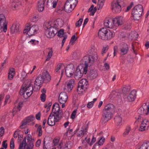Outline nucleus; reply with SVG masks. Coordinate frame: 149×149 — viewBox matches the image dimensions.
I'll return each instance as SVG.
<instances>
[{"label": "nucleus", "instance_id": "f257e3e1", "mask_svg": "<svg viewBox=\"0 0 149 149\" xmlns=\"http://www.w3.org/2000/svg\"><path fill=\"white\" fill-rule=\"evenodd\" d=\"M56 23V22H49L45 23L44 29L46 30L45 34L47 38L53 37L57 33L58 26Z\"/></svg>", "mask_w": 149, "mask_h": 149}, {"label": "nucleus", "instance_id": "f03ea898", "mask_svg": "<svg viewBox=\"0 0 149 149\" xmlns=\"http://www.w3.org/2000/svg\"><path fill=\"white\" fill-rule=\"evenodd\" d=\"M98 58L97 55L95 53L93 55H87L84 56L82 59V61L84 63L85 67L84 68V72L86 73L88 71V67L93 64L94 62Z\"/></svg>", "mask_w": 149, "mask_h": 149}, {"label": "nucleus", "instance_id": "7ed1b4c3", "mask_svg": "<svg viewBox=\"0 0 149 149\" xmlns=\"http://www.w3.org/2000/svg\"><path fill=\"white\" fill-rule=\"evenodd\" d=\"M31 83V80H29L27 82H25L23 84L19 92L20 95H24L26 93L27 97L31 95L33 92V88Z\"/></svg>", "mask_w": 149, "mask_h": 149}, {"label": "nucleus", "instance_id": "20e7f679", "mask_svg": "<svg viewBox=\"0 0 149 149\" xmlns=\"http://www.w3.org/2000/svg\"><path fill=\"white\" fill-rule=\"evenodd\" d=\"M26 137H24L22 142L19 144L18 149H24L25 147L27 145L26 149H32L34 145L33 142L32 141L31 136L29 134H28L27 137V144L26 142Z\"/></svg>", "mask_w": 149, "mask_h": 149}, {"label": "nucleus", "instance_id": "39448f33", "mask_svg": "<svg viewBox=\"0 0 149 149\" xmlns=\"http://www.w3.org/2000/svg\"><path fill=\"white\" fill-rule=\"evenodd\" d=\"M143 12V6L141 5L135 6L132 9V14L134 20H139Z\"/></svg>", "mask_w": 149, "mask_h": 149}, {"label": "nucleus", "instance_id": "423d86ee", "mask_svg": "<svg viewBox=\"0 0 149 149\" xmlns=\"http://www.w3.org/2000/svg\"><path fill=\"white\" fill-rule=\"evenodd\" d=\"M88 82L87 80L85 79L81 80L78 84L77 91L78 94H81L87 88Z\"/></svg>", "mask_w": 149, "mask_h": 149}, {"label": "nucleus", "instance_id": "0eeeda50", "mask_svg": "<svg viewBox=\"0 0 149 149\" xmlns=\"http://www.w3.org/2000/svg\"><path fill=\"white\" fill-rule=\"evenodd\" d=\"M60 106L58 103H55L53 104L52 113L56 115L58 119H61L63 113L62 111L60 110Z\"/></svg>", "mask_w": 149, "mask_h": 149}, {"label": "nucleus", "instance_id": "6e6552de", "mask_svg": "<svg viewBox=\"0 0 149 149\" xmlns=\"http://www.w3.org/2000/svg\"><path fill=\"white\" fill-rule=\"evenodd\" d=\"M7 22L6 21V18L4 15L0 14V33L3 31L6 32L7 30Z\"/></svg>", "mask_w": 149, "mask_h": 149}, {"label": "nucleus", "instance_id": "1a4fd4ad", "mask_svg": "<svg viewBox=\"0 0 149 149\" xmlns=\"http://www.w3.org/2000/svg\"><path fill=\"white\" fill-rule=\"evenodd\" d=\"M123 3L121 0H117L116 3H112L111 4L112 10L114 13H118L121 11V6Z\"/></svg>", "mask_w": 149, "mask_h": 149}, {"label": "nucleus", "instance_id": "9d476101", "mask_svg": "<svg viewBox=\"0 0 149 149\" xmlns=\"http://www.w3.org/2000/svg\"><path fill=\"white\" fill-rule=\"evenodd\" d=\"M112 117V113L103 111L101 121L102 123H105L110 120Z\"/></svg>", "mask_w": 149, "mask_h": 149}, {"label": "nucleus", "instance_id": "9b49d317", "mask_svg": "<svg viewBox=\"0 0 149 149\" xmlns=\"http://www.w3.org/2000/svg\"><path fill=\"white\" fill-rule=\"evenodd\" d=\"M57 117L51 113L49 116L47 124L50 126H53L55 125V122H58L60 119L57 118Z\"/></svg>", "mask_w": 149, "mask_h": 149}, {"label": "nucleus", "instance_id": "f8f14e48", "mask_svg": "<svg viewBox=\"0 0 149 149\" xmlns=\"http://www.w3.org/2000/svg\"><path fill=\"white\" fill-rule=\"evenodd\" d=\"M83 70V68L79 66L77 67L74 73V78L76 79L79 80L81 78L84 74H86V73L84 72Z\"/></svg>", "mask_w": 149, "mask_h": 149}, {"label": "nucleus", "instance_id": "ddd939ff", "mask_svg": "<svg viewBox=\"0 0 149 149\" xmlns=\"http://www.w3.org/2000/svg\"><path fill=\"white\" fill-rule=\"evenodd\" d=\"M41 77L45 83H49L51 80V77L48 71L46 70H45L43 71L42 73V75H41Z\"/></svg>", "mask_w": 149, "mask_h": 149}, {"label": "nucleus", "instance_id": "4468645a", "mask_svg": "<svg viewBox=\"0 0 149 149\" xmlns=\"http://www.w3.org/2000/svg\"><path fill=\"white\" fill-rule=\"evenodd\" d=\"M29 26V29L28 33L29 36H32L34 35L37 33V31L38 30V26L37 25H33L31 27H30V25L28 24Z\"/></svg>", "mask_w": 149, "mask_h": 149}, {"label": "nucleus", "instance_id": "2eb2a0df", "mask_svg": "<svg viewBox=\"0 0 149 149\" xmlns=\"http://www.w3.org/2000/svg\"><path fill=\"white\" fill-rule=\"evenodd\" d=\"M68 96L65 92L61 93L59 95L58 100L61 104L65 103L67 101Z\"/></svg>", "mask_w": 149, "mask_h": 149}, {"label": "nucleus", "instance_id": "dca6fc26", "mask_svg": "<svg viewBox=\"0 0 149 149\" xmlns=\"http://www.w3.org/2000/svg\"><path fill=\"white\" fill-rule=\"evenodd\" d=\"M106 29V28H102L99 30L98 36L100 39L103 40H105Z\"/></svg>", "mask_w": 149, "mask_h": 149}, {"label": "nucleus", "instance_id": "f3484780", "mask_svg": "<svg viewBox=\"0 0 149 149\" xmlns=\"http://www.w3.org/2000/svg\"><path fill=\"white\" fill-rule=\"evenodd\" d=\"M122 19V17L121 16L116 17L112 19L114 26H117L122 25L123 24Z\"/></svg>", "mask_w": 149, "mask_h": 149}, {"label": "nucleus", "instance_id": "a211bd4d", "mask_svg": "<svg viewBox=\"0 0 149 149\" xmlns=\"http://www.w3.org/2000/svg\"><path fill=\"white\" fill-rule=\"evenodd\" d=\"M74 83V79H71L68 81L66 82V87L67 88H64V90L65 91V89H66L68 92L70 91L73 87Z\"/></svg>", "mask_w": 149, "mask_h": 149}, {"label": "nucleus", "instance_id": "6ab92c4d", "mask_svg": "<svg viewBox=\"0 0 149 149\" xmlns=\"http://www.w3.org/2000/svg\"><path fill=\"white\" fill-rule=\"evenodd\" d=\"M149 127V121L146 120H143L140 126L139 130L142 131L147 130Z\"/></svg>", "mask_w": 149, "mask_h": 149}, {"label": "nucleus", "instance_id": "aec40b11", "mask_svg": "<svg viewBox=\"0 0 149 149\" xmlns=\"http://www.w3.org/2000/svg\"><path fill=\"white\" fill-rule=\"evenodd\" d=\"M57 31H58V30ZM57 33H58L57 36L60 38L62 37L63 36V39L61 43V46L63 47L67 38V36L66 35H64V32L63 29H60L59 31H57Z\"/></svg>", "mask_w": 149, "mask_h": 149}, {"label": "nucleus", "instance_id": "412c9836", "mask_svg": "<svg viewBox=\"0 0 149 149\" xmlns=\"http://www.w3.org/2000/svg\"><path fill=\"white\" fill-rule=\"evenodd\" d=\"M106 37L105 40H109L112 39L115 36V33L113 31L106 29Z\"/></svg>", "mask_w": 149, "mask_h": 149}, {"label": "nucleus", "instance_id": "4be33fe9", "mask_svg": "<svg viewBox=\"0 0 149 149\" xmlns=\"http://www.w3.org/2000/svg\"><path fill=\"white\" fill-rule=\"evenodd\" d=\"M75 6H73L70 3L66 1L64 6V10L66 12L70 13L71 12L74 8Z\"/></svg>", "mask_w": 149, "mask_h": 149}, {"label": "nucleus", "instance_id": "5701e85b", "mask_svg": "<svg viewBox=\"0 0 149 149\" xmlns=\"http://www.w3.org/2000/svg\"><path fill=\"white\" fill-rule=\"evenodd\" d=\"M136 92L135 90H133L131 91L127 97L128 101L130 102L134 101L136 98Z\"/></svg>", "mask_w": 149, "mask_h": 149}, {"label": "nucleus", "instance_id": "b1692460", "mask_svg": "<svg viewBox=\"0 0 149 149\" xmlns=\"http://www.w3.org/2000/svg\"><path fill=\"white\" fill-rule=\"evenodd\" d=\"M97 75V72L96 70H91L89 72L88 77L90 79L92 80L95 78Z\"/></svg>", "mask_w": 149, "mask_h": 149}, {"label": "nucleus", "instance_id": "393cba45", "mask_svg": "<svg viewBox=\"0 0 149 149\" xmlns=\"http://www.w3.org/2000/svg\"><path fill=\"white\" fill-rule=\"evenodd\" d=\"M73 67L67 66L66 67L65 70V73L68 77H71L73 74L74 70Z\"/></svg>", "mask_w": 149, "mask_h": 149}, {"label": "nucleus", "instance_id": "a878e982", "mask_svg": "<svg viewBox=\"0 0 149 149\" xmlns=\"http://www.w3.org/2000/svg\"><path fill=\"white\" fill-rule=\"evenodd\" d=\"M115 109V106L113 104H109L104 107L103 111L112 113V112Z\"/></svg>", "mask_w": 149, "mask_h": 149}, {"label": "nucleus", "instance_id": "bb28decb", "mask_svg": "<svg viewBox=\"0 0 149 149\" xmlns=\"http://www.w3.org/2000/svg\"><path fill=\"white\" fill-rule=\"evenodd\" d=\"M129 51V47L126 44H124L120 49V53L122 55L127 54Z\"/></svg>", "mask_w": 149, "mask_h": 149}, {"label": "nucleus", "instance_id": "cd10ccee", "mask_svg": "<svg viewBox=\"0 0 149 149\" xmlns=\"http://www.w3.org/2000/svg\"><path fill=\"white\" fill-rule=\"evenodd\" d=\"M50 139L51 138L49 136L45 137V138L43 143V149H50V146L48 140Z\"/></svg>", "mask_w": 149, "mask_h": 149}, {"label": "nucleus", "instance_id": "c85d7f7f", "mask_svg": "<svg viewBox=\"0 0 149 149\" xmlns=\"http://www.w3.org/2000/svg\"><path fill=\"white\" fill-rule=\"evenodd\" d=\"M47 0H39L38 2V10L39 11H43L44 9V4Z\"/></svg>", "mask_w": 149, "mask_h": 149}, {"label": "nucleus", "instance_id": "c756f323", "mask_svg": "<svg viewBox=\"0 0 149 149\" xmlns=\"http://www.w3.org/2000/svg\"><path fill=\"white\" fill-rule=\"evenodd\" d=\"M104 25L106 27L111 29L113 27L114 24L113 23L112 19H106L104 21Z\"/></svg>", "mask_w": 149, "mask_h": 149}, {"label": "nucleus", "instance_id": "7c9ffc66", "mask_svg": "<svg viewBox=\"0 0 149 149\" xmlns=\"http://www.w3.org/2000/svg\"><path fill=\"white\" fill-rule=\"evenodd\" d=\"M43 82H44V81L41 77V75H40L36 79L34 84L35 85L40 86Z\"/></svg>", "mask_w": 149, "mask_h": 149}, {"label": "nucleus", "instance_id": "2f4dec72", "mask_svg": "<svg viewBox=\"0 0 149 149\" xmlns=\"http://www.w3.org/2000/svg\"><path fill=\"white\" fill-rule=\"evenodd\" d=\"M35 119L34 117L33 116H30L27 117L25 119L28 123V125H33L34 124L33 122Z\"/></svg>", "mask_w": 149, "mask_h": 149}, {"label": "nucleus", "instance_id": "473e14b6", "mask_svg": "<svg viewBox=\"0 0 149 149\" xmlns=\"http://www.w3.org/2000/svg\"><path fill=\"white\" fill-rule=\"evenodd\" d=\"M138 149H149V141H145Z\"/></svg>", "mask_w": 149, "mask_h": 149}, {"label": "nucleus", "instance_id": "72a5a7b5", "mask_svg": "<svg viewBox=\"0 0 149 149\" xmlns=\"http://www.w3.org/2000/svg\"><path fill=\"white\" fill-rule=\"evenodd\" d=\"M146 103H144L143 104L142 107L143 108H144V112L145 115H147L149 113V104L147 105Z\"/></svg>", "mask_w": 149, "mask_h": 149}, {"label": "nucleus", "instance_id": "f704fd0d", "mask_svg": "<svg viewBox=\"0 0 149 149\" xmlns=\"http://www.w3.org/2000/svg\"><path fill=\"white\" fill-rule=\"evenodd\" d=\"M73 144L72 142L70 141H67L64 146V149H70L73 146Z\"/></svg>", "mask_w": 149, "mask_h": 149}, {"label": "nucleus", "instance_id": "c9c22d12", "mask_svg": "<svg viewBox=\"0 0 149 149\" xmlns=\"http://www.w3.org/2000/svg\"><path fill=\"white\" fill-rule=\"evenodd\" d=\"M19 26L17 24L13 25L10 28V30L12 33H17L19 31Z\"/></svg>", "mask_w": 149, "mask_h": 149}, {"label": "nucleus", "instance_id": "e433bc0d", "mask_svg": "<svg viewBox=\"0 0 149 149\" xmlns=\"http://www.w3.org/2000/svg\"><path fill=\"white\" fill-rule=\"evenodd\" d=\"M132 40H136L138 38V35L137 33L135 31H132L130 34Z\"/></svg>", "mask_w": 149, "mask_h": 149}, {"label": "nucleus", "instance_id": "4c0bfd02", "mask_svg": "<svg viewBox=\"0 0 149 149\" xmlns=\"http://www.w3.org/2000/svg\"><path fill=\"white\" fill-rule=\"evenodd\" d=\"M105 0H98L97 2V8L98 10L102 8L103 7Z\"/></svg>", "mask_w": 149, "mask_h": 149}, {"label": "nucleus", "instance_id": "58836bf2", "mask_svg": "<svg viewBox=\"0 0 149 149\" xmlns=\"http://www.w3.org/2000/svg\"><path fill=\"white\" fill-rule=\"evenodd\" d=\"M120 95V93L116 91H113L110 95V97L113 99V98L117 97Z\"/></svg>", "mask_w": 149, "mask_h": 149}, {"label": "nucleus", "instance_id": "ea45409f", "mask_svg": "<svg viewBox=\"0 0 149 149\" xmlns=\"http://www.w3.org/2000/svg\"><path fill=\"white\" fill-rule=\"evenodd\" d=\"M14 68H12L9 71L8 73V78L11 80L14 76Z\"/></svg>", "mask_w": 149, "mask_h": 149}, {"label": "nucleus", "instance_id": "a19ab883", "mask_svg": "<svg viewBox=\"0 0 149 149\" xmlns=\"http://www.w3.org/2000/svg\"><path fill=\"white\" fill-rule=\"evenodd\" d=\"M115 122L119 125L122 122V118L119 115L116 116L114 118Z\"/></svg>", "mask_w": 149, "mask_h": 149}, {"label": "nucleus", "instance_id": "79ce46f5", "mask_svg": "<svg viewBox=\"0 0 149 149\" xmlns=\"http://www.w3.org/2000/svg\"><path fill=\"white\" fill-rule=\"evenodd\" d=\"M48 49L50 50L49 52L48 53V54L47 56V58L46 59V61H48L52 57L53 52L52 50V48H49Z\"/></svg>", "mask_w": 149, "mask_h": 149}, {"label": "nucleus", "instance_id": "37998d69", "mask_svg": "<svg viewBox=\"0 0 149 149\" xmlns=\"http://www.w3.org/2000/svg\"><path fill=\"white\" fill-rule=\"evenodd\" d=\"M144 109L145 108L144 107ZM144 108H143L142 106L139 108L137 111L138 113L140 115H145L144 112Z\"/></svg>", "mask_w": 149, "mask_h": 149}, {"label": "nucleus", "instance_id": "c03bdc74", "mask_svg": "<svg viewBox=\"0 0 149 149\" xmlns=\"http://www.w3.org/2000/svg\"><path fill=\"white\" fill-rule=\"evenodd\" d=\"M37 131L38 133V136H41L42 134V126L41 125L38 126L37 129Z\"/></svg>", "mask_w": 149, "mask_h": 149}, {"label": "nucleus", "instance_id": "a18cd8bd", "mask_svg": "<svg viewBox=\"0 0 149 149\" xmlns=\"http://www.w3.org/2000/svg\"><path fill=\"white\" fill-rule=\"evenodd\" d=\"M66 1L72 4L73 6L75 5V6L78 2L77 0H67Z\"/></svg>", "mask_w": 149, "mask_h": 149}, {"label": "nucleus", "instance_id": "49530a36", "mask_svg": "<svg viewBox=\"0 0 149 149\" xmlns=\"http://www.w3.org/2000/svg\"><path fill=\"white\" fill-rule=\"evenodd\" d=\"M77 39V37H76L75 35H74L72 36L71 38L70 42L72 45H73L75 41Z\"/></svg>", "mask_w": 149, "mask_h": 149}, {"label": "nucleus", "instance_id": "de8ad7c7", "mask_svg": "<svg viewBox=\"0 0 149 149\" xmlns=\"http://www.w3.org/2000/svg\"><path fill=\"white\" fill-rule=\"evenodd\" d=\"M27 124L28 125V123L25 119L22 122V125L20 126V128L21 129H23L26 127V125Z\"/></svg>", "mask_w": 149, "mask_h": 149}, {"label": "nucleus", "instance_id": "09e8293b", "mask_svg": "<svg viewBox=\"0 0 149 149\" xmlns=\"http://www.w3.org/2000/svg\"><path fill=\"white\" fill-rule=\"evenodd\" d=\"M39 19V17L38 15L34 16L31 19V21L33 22H36Z\"/></svg>", "mask_w": 149, "mask_h": 149}, {"label": "nucleus", "instance_id": "8fccbe9b", "mask_svg": "<svg viewBox=\"0 0 149 149\" xmlns=\"http://www.w3.org/2000/svg\"><path fill=\"white\" fill-rule=\"evenodd\" d=\"M130 87L127 86L124 87L122 90V91L124 94H126L130 91Z\"/></svg>", "mask_w": 149, "mask_h": 149}, {"label": "nucleus", "instance_id": "3c124183", "mask_svg": "<svg viewBox=\"0 0 149 149\" xmlns=\"http://www.w3.org/2000/svg\"><path fill=\"white\" fill-rule=\"evenodd\" d=\"M14 139L13 138H12L11 139L10 143V147L11 149H13L15 147Z\"/></svg>", "mask_w": 149, "mask_h": 149}, {"label": "nucleus", "instance_id": "603ef678", "mask_svg": "<svg viewBox=\"0 0 149 149\" xmlns=\"http://www.w3.org/2000/svg\"><path fill=\"white\" fill-rule=\"evenodd\" d=\"M83 19L82 18L80 19L76 23L75 25L76 27H79L81 25L83 22Z\"/></svg>", "mask_w": 149, "mask_h": 149}, {"label": "nucleus", "instance_id": "864d4df0", "mask_svg": "<svg viewBox=\"0 0 149 149\" xmlns=\"http://www.w3.org/2000/svg\"><path fill=\"white\" fill-rule=\"evenodd\" d=\"M20 131L19 130H17L14 132L13 136L15 138H16L20 134Z\"/></svg>", "mask_w": 149, "mask_h": 149}, {"label": "nucleus", "instance_id": "5fc2aeb1", "mask_svg": "<svg viewBox=\"0 0 149 149\" xmlns=\"http://www.w3.org/2000/svg\"><path fill=\"white\" fill-rule=\"evenodd\" d=\"M105 139L103 137L101 138L97 142L98 143V146H102L103 145L104 141Z\"/></svg>", "mask_w": 149, "mask_h": 149}, {"label": "nucleus", "instance_id": "6e6d98bb", "mask_svg": "<svg viewBox=\"0 0 149 149\" xmlns=\"http://www.w3.org/2000/svg\"><path fill=\"white\" fill-rule=\"evenodd\" d=\"M131 130V128L130 127L128 126L126 128L125 132L123 133L124 135H126L128 134Z\"/></svg>", "mask_w": 149, "mask_h": 149}, {"label": "nucleus", "instance_id": "4d7b16f0", "mask_svg": "<svg viewBox=\"0 0 149 149\" xmlns=\"http://www.w3.org/2000/svg\"><path fill=\"white\" fill-rule=\"evenodd\" d=\"M46 95L45 93H42L40 95L41 100L42 101L44 102L46 100Z\"/></svg>", "mask_w": 149, "mask_h": 149}, {"label": "nucleus", "instance_id": "13d9d810", "mask_svg": "<svg viewBox=\"0 0 149 149\" xmlns=\"http://www.w3.org/2000/svg\"><path fill=\"white\" fill-rule=\"evenodd\" d=\"M77 110L76 109L74 110L72 112L71 116V118L72 119H74L75 118V116L77 113Z\"/></svg>", "mask_w": 149, "mask_h": 149}, {"label": "nucleus", "instance_id": "bf43d9fd", "mask_svg": "<svg viewBox=\"0 0 149 149\" xmlns=\"http://www.w3.org/2000/svg\"><path fill=\"white\" fill-rule=\"evenodd\" d=\"M131 24L130 23H127L124 25V28L125 29L127 30L131 27Z\"/></svg>", "mask_w": 149, "mask_h": 149}, {"label": "nucleus", "instance_id": "052dcab7", "mask_svg": "<svg viewBox=\"0 0 149 149\" xmlns=\"http://www.w3.org/2000/svg\"><path fill=\"white\" fill-rule=\"evenodd\" d=\"M133 5V2H131L130 3V5L127 7L126 10H125V12H127L128 11H129L131 9V8L132 7V6Z\"/></svg>", "mask_w": 149, "mask_h": 149}, {"label": "nucleus", "instance_id": "680f3d73", "mask_svg": "<svg viewBox=\"0 0 149 149\" xmlns=\"http://www.w3.org/2000/svg\"><path fill=\"white\" fill-rule=\"evenodd\" d=\"M29 26L28 25L27 26H26L24 30L23 33H26V34L28 35L29 31Z\"/></svg>", "mask_w": 149, "mask_h": 149}, {"label": "nucleus", "instance_id": "e2e57ef3", "mask_svg": "<svg viewBox=\"0 0 149 149\" xmlns=\"http://www.w3.org/2000/svg\"><path fill=\"white\" fill-rule=\"evenodd\" d=\"M108 49V47H103L102 51V54H103L104 53H106Z\"/></svg>", "mask_w": 149, "mask_h": 149}, {"label": "nucleus", "instance_id": "0e129e2a", "mask_svg": "<svg viewBox=\"0 0 149 149\" xmlns=\"http://www.w3.org/2000/svg\"><path fill=\"white\" fill-rule=\"evenodd\" d=\"M94 104V102H88L87 105L88 108H91L92 107Z\"/></svg>", "mask_w": 149, "mask_h": 149}, {"label": "nucleus", "instance_id": "69168bd1", "mask_svg": "<svg viewBox=\"0 0 149 149\" xmlns=\"http://www.w3.org/2000/svg\"><path fill=\"white\" fill-rule=\"evenodd\" d=\"M18 5V3L16 2H14L12 3L11 6L13 8H15L17 7Z\"/></svg>", "mask_w": 149, "mask_h": 149}, {"label": "nucleus", "instance_id": "338daca9", "mask_svg": "<svg viewBox=\"0 0 149 149\" xmlns=\"http://www.w3.org/2000/svg\"><path fill=\"white\" fill-rule=\"evenodd\" d=\"M4 132V129L3 127L0 128V136H2Z\"/></svg>", "mask_w": 149, "mask_h": 149}, {"label": "nucleus", "instance_id": "774afa93", "mask_svg": "<svg viewBox=\"0 0 149 149\" xmlns=\"http://www.w3.org/2000/svg\"><path fill=\"white\" fill-rule=\"evenodd\" d=\"M40 143L41 140L38 139L36 142L35 146L36 147H39L40 146Z\"/></svg>", "mask_w": 149, "mask_h": 149}]
</instances>
